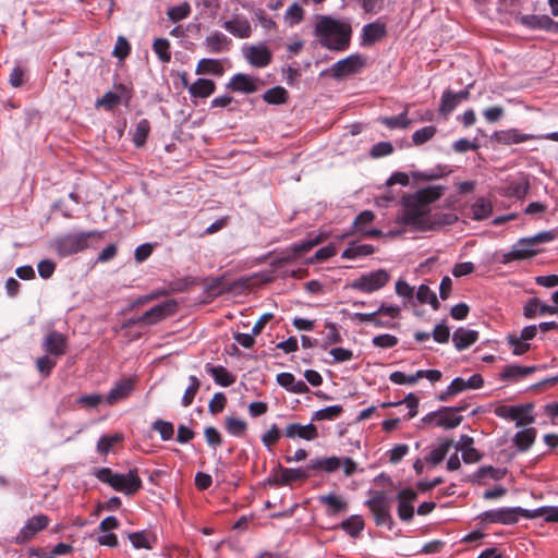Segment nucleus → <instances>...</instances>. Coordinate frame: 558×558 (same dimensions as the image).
<instances>
[{
	"mask_svg": "<svg viewBox=\"0 0 558 558\" xmlns=\"http://www.w3.org/2000/svg\"><path fill=\"white\" fill-rule=\"evenodd\" d=\"M135 380L132 378H123L119 380L109 391L106 401L112 405L120 400L125 399L134 390Z\"/></svg>",
	"mask_w": 558,
	"mask_h": 558,
	"instance_id": "19",
	"label": "nucleus"
},
{
	"mask_svg": "<svg viewBox=\"0 0 558 558\" xmlns=\"http://www.w3.org/2000/svg\"><path fill=\"white\" fill-rule=\"evenodd\" d=\"M380 122L389 129H407L411 124V120L407 117V111L397 117H384Z\"/></svg>",
	"mask_w": 558,
	"mask_h": 558,
	"instance_id": "47",
	"label": "nucleus"
},
{
	"mask_svg": "<svg viewBox=\"0 0 558 558\" xmlns=\"http://www.w3.org/2000/svg\"><path fill=\"white\" fill-rule=\"evenodd\" d=\"M396 293L407 300L409 303H414V288L407 281L399 279L396 282Z\"/></svg>",
	"mask_w": 558,
	"mask_h": 558,
	"instance_id": "61",
	"label": "nucleus"
},
{
	"mask_svg": "<svg viewBox=\"0 0 558 558\" xmlns=\"http://www.w3.org/2000/svg\"><path fill=\"white\" fill-rule=\"evenodd\" d=\"M286 436L288 438H302L305 440H314L318 437L317 428L314 424L301 425L300 423L289 424L286 427Z\"/></svg>",
	"mask_w": 558,
	"mask_h": 558,
	"instance_id": "22",
	"label": "nucleus"
},
{
	"mask_svg": "<svg viewBox=\"0 0 558 558\" xmlns=\"http://www.w3.org/2000/svg\"><path fill=\"white\" fill-rule=\"evenodd\" d=\"M122 439L123 436L121 434L104 435L97 442V451L100 454L107 456L112 447Z\"/></svg>",
	"mask_w": 558,
	"mask_h": 558,
	"instance_id": "44",
	"label": "nucleus"
},
{
	"mask_svg": "<svg viewBox=\"0 0 558 558\" xmlns=\"http://www.w3.org/2000/svg\"><path fill=\"white\" fill-rule=\"evenodd\" d=\"M339 526L343 531H345L351 537L355 538L364 530L365 522L361 515L353 514L348 519L343 520Z\"/></svg>",
	"mask_w": 558,
	"mask_h": 558,
	"instance_id": "35",
	"label": "nucleus"
},
{
	"mask_svg": "<svg viewBox=\"0 0 558 558\" xmlns=\"http://www.w3.org/2000/svg\"><path fill=\"white\" fill-rule=\"evenodd\" d=\"M343 412L342 405H330L316 411L312 417L313 421H332L338 418Z\"/></svg>",
	"mask_w": 558,
	"mask_h": 558,
	"instance_id": "43",
	"label": "nucleus"
},
{
	"mask_svg": "<svg viewBox=\"0 0 558 558\" xmlns=\"http://www.w3.org/2000/svg\"><path fill=\"white\" fill-rule=\"evenodd\" d=\"M398 517L401 521L409 522L414 517L413 502L417 499V493L408 487L401 489L398 495Z\"/></svg>",
	"mask_w": 558,
	"mask_h": 558,
	"instance_id": "13",
	"label": "nucleus"
},
{
	"mask_svg": "<svg viewBox=\"0 0 558 558\" xmlns=\"http://www.w3.org/2000/svg\"><path fill=\"white\" fill-rule=\"evenodd\" d=\"M190 12V4L187 2H183L179 5L170 8L167 12V15L171 22L177 23L187 17Z\"/></svg>",
	"mask_w": 558,
	"mask_h": 558,
	"instance_id": "52",
	"label": "nucleus"
},
{
	"mask_svg": "<svg viewBox=\"0 0 558 558\" xmlns=\"http://www.w3.org/2000/svg\"><path fill=\"white\" fill-rule=\"evenodd\" d=\"M558 310L546 303H542L537 298H531L523 307V314H557Z\"/></svg>",
	"mask_w": 558,
	"mask_h": 558,
	"instance_id": "36",
	"label": "nucleus"
},
{
	"mask_svg": "<svg viewBox=\"0 0 558 558\" xmlns=\"http://www.w3.org/2000/svg\"><path fill=\"white\" fill-rule=\"evenodd\" d=\"M375 252V248L371 244H356L352 243L349 247H347L341 256L342 258L353 259L359 256H367Z\"/></svg>",
	"mask_w": 558,
	"mask_h": 558,
	"instance_id": "39",
	"label": "nucleus"
},
{
	"mask_svg": "<svg viewBox=\"0 0 558 558\" xmlns=\"http://www.w3.org/2000/svg\"><path fill=\"white\" fill-rule=\"evenodd\" d=\"M319 501L328 507V513L331 515L345 512L348 509V502L333 494L320 496Z\"/></svg>",
	"mask_w": 558,
	"mask_h": 558,
	"instance_id": "33",
	"label": "nucleus"
},
{
	"mask_svg": "<svg viewBox=\"0 0 558 558\" xmlns=\"http://www.w3.org/2000/svg\"><path fill=\"white\" fill-rule=\"evenodd\" d=\"M494 140L504 145L520 144L535 138L533 134L521 133L517 129H509L504 131L495 132L493 135Z\"/></svg>",
	"mask_w": 558,
	"mask_h": 558,
	"instance_id": "21",
	"label": "nucleus"
},
{
	"mask_svg": "<svg viewBox=\"0 0 558 558\" xmlns=\"http://www.w3.org/2000/svg\"><path fill=\"white\" fill-rule=\"evenodd\" d=\"M536 429L534 427L525 428L518 432L513 437V444L519 451H526L534 444L536 438Z\"/></svg>",
	"mask_w": 558,
	"mask_h": 558,
	"instance_id": "31",
	"label": "nucleus"
},
{
	"mask_svg": "<svg viewBox=\"0 0 558 558\" xmlns=\"http://www.w3.org/2000/svg\"><path fill=\"white\" fill-rule=\"evenodd\" d=\"M190 386L185 389L184 395L182 397V405L184 408L190 407L201 387V381L196 376H190Z\"/></svg>",
	"mask_w": 558,
	"mask_h": 558,
	"instance_id": "49",
	"label": "nucleus"
},
{
	"mask_svg": "<svg viewBox=\"0 0 558 558\" xmlns=\"http://www.w3.org/2000/svg\"><path fill=\"white\" fill-rule=\"evenodd\" d=\"M533 405L531 403L520 405H499L495 414L501 418L515 421V426L521 427L532 424L535 417L532 415Z\"/></svg>",
	"mask_w": 558,
	"mask_h": 558,
	"instance_id": "8",
	"label": "nucleus"
},
{
	"mask_svg": "<svg viewBox=\"0 0 558 558\" xmlns=\"http://www.w3.org/2000/svg\"><path fill=\"white\" fill-rule=\"evenodd\" d=\"M155 53L162 62H169L171 59L170 44L166 38H157L153 45Z\"/></svg>",
	"mask_w": 558,
	"mask_h": 558,
	"instance_id": "51",
	"label": "nucleus"
},
{
	"mask_svg": "<svg viewBox=\"0 0 558 558\" xmlns=\"http://www.w3.org/2000/svg\"><path fill=\"white\" fill-rule=\"evenodd\" d=\"M536 369V366H520L517 364H510L504 367L500 373V378L502 380L517 381L533 374Z\"/></svg>",
	"mask_w": 558,
	"mask_h": 558,
	"instance_id": "26",
	"label": "nucleus"
},
{
	"mask_svg": "<svg viewBox=\"0 0 558 558\" xmlns=\"http://www.w3.org/2000/svg\"><path fill=\"white\" fill-rule=\"evenodd\" d=\"M228 88L233 92L251 94L257 90V85L255 80H253L251 76L243 73H238L229 82Z\"/></svg>",
	"mask_w": 558,
	"mask_h": 558,
	"instance_id": "25",
	"label": "nucleus"
},
{
	"mask_svg": "<svg viewBox=\"0 0 558 558\" xmlns=\"http://www.w3.org/2000/svg\"><path fill=\"white\" fill-rule=\"evenodd\" d=\"M323 335L325 337V345H331L342 342V337L337 328V326L332 323H327L323 330Z\"/></svg>",
	"mask_w": 558,
	"mask_h": 558,
	"instance_id": "53",
	"label": "nucleus"
},
{
	"mask_svg": "<svg viewBox=\"0 0 558 558\" xmlns=\"http://www.w3.org/2000/svg\"><path fill=\"white\" fill-rule=\"evenodd\" d=\"M274 280L271 271H260L252 276L241 277L232 282L226 281L225 277H218L211 279L206 284V290L211 295H218L223 292L233 294L241 293L245 290L257 289Z\"/></svg>",
	"mask_w": 558,
	"mask_h": 558,
	"instance_id": "3",
	"label": "nucleus"
},
{
	"mask_svg": "<svg viewBox=\"0 0 558 558\" xmlns=\"http://www.w3.org/2000/svg\"><path fill=\"white\" fill-rule=\"evenodd\" d=\"M458 104H460V102L458 101V99H456V97L453 95V92L446 90L442 94V97H441V101H440V106H439V111L444 116H447L451 111L454 110V108L458 106Z\"/></svg>",
	"mask_w": 558,
	"mask_h": 558,
	"instance_id": "54",
	"label": "nucleus"
},
{
	"mask_svg": "<svg viewBox=\"0 0 558 558\" xmlns=\"http://www.w3.org/2000/svg\"><path fill=\"white\" fill-rule=\"evenodd\" d=\"M197 74L211 73L220 75L222 73V66L218 60L215 59H202L196 68Z\"/></svg>",
	"mask_w": 558,
	"mask_h": 558,
	"instance_id": "45",
	"label": "nucleus"
},
{
	"mask_svg": "<svg viewBox=\"0 0 558 558\" xmlns=\"http://www.w3.org/2000/svg\"><path fill=\"white\" fill-rule=\"evenodd\" d=\"M327 238V234L320 232L316 235L308 234V238L291 247V253H287V255L278 260V264L289 263L300 256L303 253L311 251L314 246L322 243Z\"/></svg>",
	"mask_w": 558,
	"mask_h": 558,
	"instance_id": "16",
	"label": "nucleus"
},
{
	"mask_svg": "<svg viewBox=\"0 0 558 558\" xmlns=\"http://www.w3.org/2000/svg\"><path fill=\"white\" fill-rule=\"evenodd\" d=\"M162 316H135L121 325V331L124 336L131 338H138L142 335V329L147 325L157 324Z\"/></svg>",
	"mask_w": 558,
	"mask_h": 558,
	"instance_id": "15",
	"label": "nucleus"
},
{
	"mask_svg": "<svg viewBox=\"0 0 558 558\" xmlns=\"http://www.w3.org/2000/svg\"><path fill=\"white\" fill-rule=\"evenodd\" d=\"M554 239H555V234L553 231H543V232L535 234L534 236L521 239L520 244L521 245H536V244H541V243L550 242Z\"/></svg>",
	"mask_w": 558,
	"mask_h": 558,
	"instance_id": "58",
	"label": "nucleus"
},
{
	"mask_svg": "<svg viewBox=\"0 0 558 558\" xmlns=\"http://www.w3.org/2000/svg\"><path fill=\"white\" fill-rule=\"evenodd\" d=\"M414 298L420 304H429L433 311L439 310V302L436 293L426 284H421L417 288Z\"/></svg>",
	"mask_w": 558,
	"mask_h": 558,
	"instance_id": "34",
	"label": "nucleus"
},
{
	"mask_svg": "<svg viewBox=\"0 0 558 558\" xmlns=\"http://www.w3.org/2000/svg\"><path fill=\"white\" fill-rule=\"evenodd\" d=\"M361 322L365 323L368 326L374 327H384V328H392L395 327V323L391 318L395 316H357Z\"/></svg>",
	"mask_w": 558,
	"mask_h": 558,
	"instance_id": "50",
	"label": "nucleus"
},
{
	"mask_svg": "<svg viewBox=\"0 0 558 558\" xmlns=\"http://www.w3.org/2000/svg\"><path fill=\"white\" fill-rule=\"evenodd\" d=\"M526 509L521 507L512 508H499L494 510H487L477 515L481 524H505L510 525L519 521V519L525 518Z\"/></svg>",
	"mask_w": 558,
	"mask_h": 558,
	"instance_id": "6",
	"label": "nucleus"
},
{
	"mask_svg": "<svg viewBox=\"0 0 558 558\" xmlns=\"http://www.w3.org/2000/svg\"><path fill=\"white\" fill-rule=\"evenodd\" d=\"M223 28L238 38H248L252 34V27L246 19L238 16L223 23Z\"/></svg>",
	"mask_w": 558,
	"mask_h": 558,
	"instance_id": "24",
	"label": "nucleus"
},
{
	"mask_svg": "<svg viewBox=\"0 0 558 558\" xmlns=\"http://www.w3.org/2000/svg\"><path fill=\"white\" fill-rule=\"evenodd\" d=\"M446 187L444 185H432L418 190L414 194L402 198L403 215L401 221L420 231L433 230L442 223H452L458 220L453 214L444 215V219H433L429 205L439 199Z\"/></svg>",
	"mask_w": 558,
	"mask_h": 558,
	"instance_id": "1",
	"label": "nucleus"
},
{
	"mask_svg": "<svg viewBox=\"0 0 558 558\" xmlns=\"http://www.w3.org/2000/svg\"><path fill=\"white\" fill-rule=\"evenodd\" d=\"M227 404V397L223 392H216L209 401L208 409L211 414L222 412Z\"/></svg>",
	"mask_w": 558,
	"mask_h": 558,
	"instance_id": "63",
	"label": "nucleus"
},
{
	"mask_svg": "<svg viewBox=\"0 0 558 558\" xmlns=\"http://www.w3.org/2000/svg\"><path fill=\"white\" fill-rule=\"evenodd\" d=\"M149 133V123L147 120H141L135 128V133L133 136V142L135 146L141 147L144 145Z\"/></svg>",
	"mask_w": 558,
	"mask_h": 558,
	"instance_id": "57",
	"label": "nucleus"
},
{
	"mask_svg": "<svg viewBox=\"0 0 558 558\" xmlns=\"http://www.w3.org/2000/svg\"><path fill=\"white\" fill-rule=\"evenodd\" d=\"M364 65V59L360 54H351L337 61L330 69L333 78H341L344 75L359 72Z\"/></svg>",
	"mask_w": 558,
	"mask_h": 558,
	"instance_id": "14",
	"label": "nucleus"
},
{
	"mask_svg": "<svg viewBox=\"0 0 558 558\" xmlns=\"http://www.w3.org/2000/svg\"><path fill=\"white\" fill-rule=\"evenodd\" d=\"M284 19L289 22L290 25L301 23L304 19L303 8L299 3L293 2L286 11Z\"/></svg>",
	"mask_w": 558,
	"mask_h": 558,
	"instance_id": "56",
	"label": "nucleus"
},
{
	"mask_svg": "<svg viewBox=\"0 0 558 558\" xmlns=\"http://www.w3.org/2000/svg\"><path fill=\"white\" fill-rule=\"evenodd\" d=\"M49 524V518L45 514L34 515L27 520L15 537L16 544H24L31 541L38 532L45 530Z\"/></svg>",
	"mask_w": 558,
	"mask_h": 558,
	"instance_id": "12",
	"label": "nucleus"
},
{
	"mask_svg": "<svg viewBox=\"0 0 558 558\" xmlns=\"http://www.w3.org/2000/svg\"><path fill=\"white\" fill-rule=\"evenodd\" d=\"M387 35L386 25L381 22H372L362 28V46H371L376 41L381 40Z\"/></svg>",
	"mask_w": 558,
	"mask_h": 558,
	"instance_id": "18",
	"label": "nucleus"
},
{
	"mask_svg": "<svg viewBox=\"0 0 558 558\" xmlns=\"http://www.w3.org/2000/svg\"><path fill=\"white\" fill-rule=\"evenodd\" d=\"M247 424L245 421L228 416L226 417V429L229 434L241 437L245 434Z\"/></svg>",
	"mask_w": 558,
	"mask_h": 558,
	"instance_id": "46",
	"label": "nucleus"
},
{
	"mask_svg": "<svg viewBox=\"0 0 558 558\" xmlns=\"http://www.w3.org/2000/svg\"><path fill=\"white\" fill-rule=\"evenodd\" d=\"M545 517L546 522L558 523V507H541L535 510H526L525 519Z\"/></svg>",
	"mask_w": 558,
	"mask_h": 558,
	"instance_id": "40",
	"label": "nucleus"
},
{
	"mask_svg": "<svg viewBox=\"0 0 558 558\" xmlns=\"http://www.w3.org/2000/svg\"><path fill=\"white\" fill-rule=\"evenodd\" d=\"M43 348L51 355L61 356L66 351V338L62 333L51 330L45 336Z\"/></svg>",
	"mask_w": 558,
	"mask_h": 558,
	"instance_id": "17",
	"label": "nucleus"
},
{
	"mask_svg": "<svg viewBox=\"0 0 558 558\" xmlns=\"http://www.w3.org/2000/svg\"><path fill=\"white\" fill-rule=\"evenodd\" d=\"M248 62L255 66H266L270 60L271 54L265 46H252L246 54Z\"/></svg>",
	"mask_w": 558,
	"mask_h": 558,
	"instance_id": "28",
	"label": "nucleus"
},
{
	"mask_svg": "<svg viewBox=\"0 0 558 558\" xmlns=\"http://www.w3.org/2000/svg\"><path fill=\"white\" fill-rule=\"evenodd\" d=\"M178 311V304L174 300H166L149 310H147L144 314H173Z\"/></svg>",
	"mask_w": 558,
	"mask_h": 558,
	"instance_id": "55",
	"label": "nucleus"
},
{
	"mask_svg": "<svg viewBox=\"0 0 558 558\" xmlns=\"http://www.w3.org/2000/svg\"><path fill=\"white\" fill-rule=\"evenodd\" d=\"M263 99L270 105H281L287 101L288 92L281 86H276L266 90L263 94Z\"/></svg>",
	"mask_w": 558,
	"mask_h": 558,
	"instance_id": "42",
	"label": "nucleus"
},
{
	"mask_svg": "<svg viewBox=\"0 0 558 558\" xmlns=\"http://www.w3.org/2000/svg\"><path fill=\"white\" fill-rule=\"evenodd\" d=\"M452 445L453 441L451 439L442 440L438 447L430 451V453L425 458V461L433 465L439 464L445 459Z\"/></svg>",
	"mask_w": 558,
	"mask_h": 558,
	"instance_id": "37",
	"label": "nucleus"
},
{
	"mask_svg": "<svg viewBox=\"0 0 558 558\" xmlns=\"http://www.w3.org/2000/svg\"><path fill=\"white\" fill-rule=\"evenodd\" d=\"M97 231L70 233L60 236L54 242L58 254L62 257L76 254L88 247L90 236L99 235Z\"/></svg>",
	"mask_w": 558,
	"mask_h": 558,
	"instance_id": "5",
	"label": "nucleus"
},
{
	"mask_svg": "<svg viewBox=\"0 0 558 558\" xmlns=\"http://www.w3.org/2000/svg\"><path fill=\"white\" fill-rule=\"evenodd\" d=\"M471 210L474 220H483L489 217L493 207L489 201L481 197L472 205Z\"/></svg>",
	"mask_w": 558,
	"mask_h": 558,
	"instance_id": "41",
	"label": "nucleus"
},
{
	"mask_svg": "<svg viewBox=\"0 0 558 558\" xmlns=\"http://www.w3.org/2000/svg\"><path fill=\"white\" fill-rule=\"evenodd\" d=\"M216 88L214 81L208 78H198L189 86V93L195 98H206L210 96Z\"/></svg>",
	"mask_w": 558,
	"mask_h": 558,
	"instance_id": "29",
	"label": "nucleus"
},
{
	"mask_svg": "<svg viewBox=\"0 0 558 558\" xmlns=\"http://www.w3.org/2000/svg\"><path fill=\"white\" fill-rule=\"evenodd\" d=\"M153 429L158 432L162 440H170L174 434V426L171 422L163 421L161 418L156 420L153 423Z\"/></svg>",
	"mask_w": 558,
	"mask_h": 558,
	"instance_id": "48",
	"label": "nucleus"
},
{
	"mask_svg": "<svg viewBox=\"0 0 558 558\" xmlns=\"http://www.w3.org/2000/svg\"><path fill=\"white\" fill-rule=\"evenodd\" d=\"M205 46L207 51L211 53H219L228 49L229 39L222 33L215 32L206 37Z\"/></svg>",
	"mask_w": 558,
	"mask_h": 558,
	"instance_id": "32",
	"label": "nucleus"
},
{
	"mask_svg": "<svg viewBox=\"0 0 558 558\" xmlns=\"http://www.w3.org/2000/svg\"><path fill=\"white\" fill-rule=\"evenodd\" d=\"M463 416L457 414L456 408L441 407L439 410L429 412L422 417V424H434L445 429L456 428L461 424Z\"/></svg>",
	"mask_w": 558,
	"mask_h": 558,
	"instance_id": "7",
	"label": "nucleus"
},
{
	"mask_svg": "<svg viewBox=\"0 0 558 558\" xmlns=\"http://www.w3.org/2000/svg\"><path fill=\"white\" fill-rule=\"evenodd\" d=\"M436 133V128L433 125L424 126L415 131L412 135V141L415 145H422L429 141Z\"/></svg>",
	"mask_w": 558,
	"mask_h": 558,
	"instance_id": "59",
	"label": "nucleus"
},
{
	"mask_svg": "<svg viewBox=\"0 0 558 558\" xmlns=\"http://www.w3.org/2000/svg\"><path fill=\"white\" fill-rule=\"evenodd\" d=\"M376 525L391 526L392 518L390 514V499L383 492H376L375 495L366 501Z\"/></svg>",
	"mask_w": 558,
	"mask_h": 558,
	"instance_id": "9",
	"label": "nucleus"
},
{
	"mask_svg": "<svg viewBox=\"0 0 558 558\" xmlns=\"http://www.w3.org/2000/svg\"><path fill=\"white\" fill-rule=\"evenodd\" d=\"M281 437V433L276 424H274L262 437V441L269 450L276 445Z\"/></svg>",
	"mask_w": 558,
	"mask_h": 558,
	"instance_id": "64",
	"label": "nucleus"
},
{
	"mask_svg": "<svg viewBox=\"0 0 558 558\" xmlns=\"http://www.w3.org/2000/svg\"><path fill=\"white\" fill-rule=\"evenodd\" d=\"M389 274L385 269H378L355 279L351 287L363 292H374L379 290L389 281Z\"/></svg>",
	"mask_w": 558,
	"mask_h": 558,
	"instance_id": "11",
	"label": "nucleus"
},
{
	"mask_svg": "<svg viewBox=\"0 0 558 558\" xmlns=\"http://www.w3.org/2000/svg\"><path fill=\"white\" fill-rule=\"evenodd\" d=\"M311 476V470H307V465L302 468H283L281 464H278L276 469L272 470V477L268 480L270 485L275 486H286L291 485L296 481H305Z\"/></svg>",
	"mask_w": 558,
	"mask_h": 558,
	"instance_id": "10",
	"label": "nucleus"
},
{
	"mask_svg": "<svg viewBox=\"0 0 558 558\" xmlns=\"http://www.w3.org/2000/svg\"><path fill=\"white\" fill-rule=\"evenodd\" d=\"M206 371L213 376L215 383L222 387H229L235 383V376L221 365L214 366L207 364Z\"/></svg>",
	"mask_w": 558,
	"mask_h": 558,
	"instance_id": "30",
	"label": "nucleus"
},
{
	"mask_svg": "<svg viewBox=\"0 0 558 558\" xmlns=\"http://www.w3.org/2000/svg\"><path fill=\"white\" fill-rule=\"evenodd\" d=\"M341 466V459L338 457H328L320 459H312L307 463V470L311 471H324L326 473H332Z\"/></svg>",
	"mask_w": 558,
	"mask_h": 558,
	"instance_id": "27",
	"label": "nucleus"
},
{
	"mask_svg": "<svg viewBox=\"0 0 558 558\" xmlns=\"http://www.w3.org/2000/svg\"><path fill=\"white\" fill-rule=\"evenodd\" d=\"M478 340L476 330L460 327L453 331L452 341L457 350L462 351L471 347Z\"/></svg>",
	"mask_w": 558,
	"mask_h": 558,
	"instance_id": "23",
	"label": "nucleus"
},
{
	"mask_svg": "<svg viewBox=\"0 0 558 558\" xmlns=\"http://www.w3.org/2000/svg\"><path fill=\"white\" fill-rule=\"evenodd\" d=\"M521 23L530 28H539L553 33H558V22L551 20L548 15H524Z\"/></svg>",
	"mask_w": 558,
	"mask_h": 558,
	"instance_id": "20",
	"label": "nucleus"
},
{
	"mask_svg": "<svg viewBox=\"0 0 558 558\" xmlns=\"http://www.w3.org/2000/svg\"><path fill=\"white\" fill-rule=\"evenodd\" d=\"M95 476L114 490L129 496L135 495L143 486L137 469H132L126 474H119L113 473L109 468H100L96 470Z\"/></svg>",
	"mask_w": 558,
	"mask_h": 558,
	"instance_id": "4",
	"label": "nucleus"
},
{
	"mask_svg": "<svg viewBox=\"0 0 558 558\" xmlns=\"http://www.w3.org/2000/svg\"><path fill=\"white\" fill-rule=\"evenodd\" d=\"M399 342L398 338L392 335L383 333L375 336L372 340V343L376 348L389 349L397 345Z\"/></svg>",
	"mask_w": 558,
	"mask_h": 558,
	"instance_id": "62",
	"label": "nucleus"
},
{
	"mask_svg": "<svg viewBox=\"0 0 558 558\" xmlns=\"http://www.w3.org/2000/svg\"><path fill=\"white\" fill-rule=\"evenodd\" d=\"M532 246L533 245H521L519 241L515 248L504 255V263L525 259L536 255L537 252L533 250Z\"/></svg>",
	"mask_w": 558,
	"mask_h": 558,
	"instance_id": "38",
	"label": "nucleus"
},
{
	"mask_svg": "<svg viewBox=\"0 0 558 558\" xmlns=\"http://www.w3.org/2000/svg\"><path fill=\"white\" fill-rule=\"evenodd\" d=\"M507 340L514 355H523L531 349V345L526 341L515 335H509Z\"/></svg>",
	"mask_w": 558,
	"mask_h": 558,
	"instance_id": "60",
	"label": "nucleus"
},
{
	"mask_svg": "<svg viewBox=\"0 0 558 558\" xmlns=\"http://www.w3.org/2000/svg\"><path fill=\"white\" fill-rule=\"evenodd\" d=\"M317 43L330 51H344L351 41L350 23L329 15H318L314 26Z\"/></svg>",
	"mask_w": 558,
	"mask_h": 558,
	"instance_id": "2",
	"label": "nucleus"
}]
</instances>
